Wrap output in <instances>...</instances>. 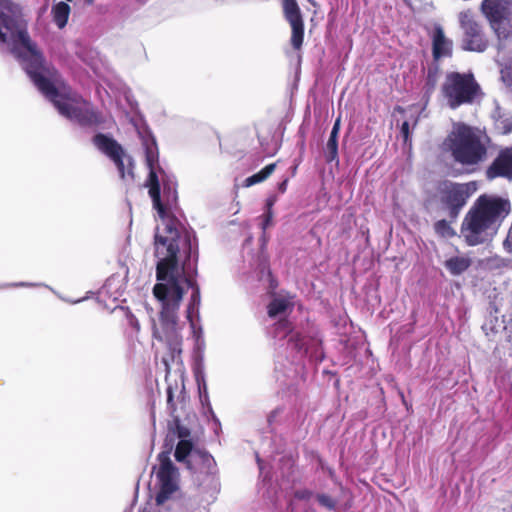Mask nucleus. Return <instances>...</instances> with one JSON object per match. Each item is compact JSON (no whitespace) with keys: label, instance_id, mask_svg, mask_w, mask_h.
Instances as JSON below:
<instances>
[{"label":"nucleus","instance_id":"39448f33","mask_svg":"<svg viewBox=\"0 0 512 512\" xmlns=\"http://www.w3.org/2000/svg\"><path fill=\"white\" fill-rule=\"evenodd\" d=\"M481 92V87L472 73L448 72L441 86V93L451 109L472 104Z\"/></svg>","mask_w":512,"mask_h":512},{"label":"nucleus","instance_id":"c756f323","mask_svg":"<svg viewBox=\"0 0 512 512\" xmlns=\"http://www.w3.org/2000/svg\"><path fill=\"white\" fill-rule=\"evenodd\" d=\"M176 428H177V435L181 439H185L190 435V431L188 428L180 425L179 420H176Z\"/></svg>","mask_w":512,"mask_h":512},{"label":"nucleus","instance_id":"c9c22d12","mask_svg":"<svg viewBox=\"0 0 512 512\" xmlns=\"http://www.w3.org/2000/svg\"><path fill=\"white\" fill-rule=\"evenodd\" d=\"M7 41V35L3 31L0 32V42L5 43Z\"/></svg>","mask_w":512,"mask_h":512},{"label":"nucleus","instance_id":"423d86ee","mask_svg":"<svg viewBox=\"0 0 512 512\" xmlns=\"http://www.w3.org/2000/svg\"><path fill=\"white\" fill-rule=\"evenodd\" d=\"M143 146L145 150V162L149 169L148 177L145 181V187L148 188V194L152 200L153 208L157 211L160 218L166 215L165 205L160 200V182L158 175L159 153L156 140L154 138H144Z\"/></svg>","mask_w":512,"mask_h":512},{"label":"nucleus","instance_id":"a878e982","mask_svg":"<svg viewBox=\"0 0 512 512\" xmlns=\"http://www.w3.org/2000/svg\"><path fill=\"white\" fill-rule=\"evenodd\" d=\"M318 503L327 508L328 510H334L337 501L327 494H317L316 496Z\"/></svg>","mask_w":512,"mask_h":512},{"label":"nucleus","instance_id":"c85d7f7f","mask_svg":"<svg viewBox=\"0 0 512 512\" xmlns=\"http://www.w3.org/2000/svg\"><path fill=\"white\" fill-rule=\"evenodd\" d=\"M312 491L308 489H300L295 491L294 497L298 500H309L312 497Z\"/></svg>","mask_w":512,"mask_h":512},{"label":"nucleus","instance_id":"6e6552de","mask_svg":"<svg viewBox=\"0 0 512 512\" xmlns=\"http://www.w3.org/2000/svg\"><path fill=\"white\" fill-rule=\"evenodd\" d=\"M437 192L442 209L451 221H455L470 197L468 184L444 181Z\"/></svg>","mask_w":512,"mask_h":512},{"label":"nucleus","instance_id":"4468645a","mask_svg":"<svg viewBox=\"0 0 512 512\" xmlns=\"http://www.w3.org/2000/svg\"><path fill=\"white\" fill-rule=\"evenodd\" d=\"M485 176L488 180L499 177L512 180V148H506L499 152L491 165L486 169Z\"/></svg>","mask_w":512,"mask_h":512},{"label":"nucleus","instance_id":"f257e3e1","mask_svg":"<svg viewBox=\"0 0 512 512\" xmlns=\"http://www.w3.org/2000/svg\"><path fill=\"white\" fill-rule=\"evenodd\" d=\"M168 236H154V256L158 259L156 263V283L153 287L154 297L161 303L159 321L162 331L157 328L153 330V337L158 341H165L170 349L171 356L181 354V337L177 332V312L184 298L185 290L181 285L183 280L192 289L188 310L199 306L201 301L200 288L193 275H185L184 266H179V238L180 233L172 224L166 226Z\"/></svg>","mask_w":512,"mask_h":512},{"label":"nucleus","instance_id":"412c9836","mask_svg":"<svg viewBox=\"0 0 512 512\" xmlns=\"http://www.w3.org/2000/svg\"><path fill=\"white\" fill-rule=\"evenodd\" d=\"M195 449L196 448L193 447V444L190 440L181 439L176 445L174 453L175 459L178 462L187 465V461L191 459Z\"/></svg>","mask_w":512,"mask_h":512},{"label":"nucleus","instance_id":"473e14b6","mask_svg":"<svg viewBox=\"0 0 512 512\" xmlns=\"http://www.w3.org/2000/svg\"><path fill=\"white\" fill-rule=\"evenodd\" d=\"M287 184H288V179H285L283 180L279 185H278V190L281 192V193H284L287 189Z\"/></svg>","mask_w":512,"mask_h":512},{"label":"nucleus","instance_id":"9d476101","mask_svg":"<svg viewBox=\"0 0 512 512\" xmlns=\"http://www.w3.org/2000/svg\"><path fill=\"white\" fill-rule=\"evenodd\" d=\"M159 468L156 476L159 481V491L156 494V503L164 504L179 489L178 469L170 459L169 452H161L158 455Z\"/></svg>","mask_w":512,"mask_h":512},{"label":"nucleus","instance_id":"4be33fe9","mask_svg":"<svg viewBox=\"0 0 512 512\" xmlns=\"http://www.w3.org/2000/svg\"><path fill=\"white\" fill-rule=\"evenodd\" d=\"M293 304L284 297H275L267 306V314L270 318H275L279 314L285 313Z\"/></svg>","mask_w":512,"mask_h":512},{"label":"nucleus","instance_id":"a211bd4d","mask_svg":"<svg viewBox=\"0 0 512 512\" xmlns=\"http://www.w3.org/2000/svg\"><path fill=\"white\" fill-rule=\"evenodd\" d=\"M340 117L336 119L329 139L326 144L325 157L327 162H333L338 159V135L340 131Z\"/></svg>","mask_w":512,"mask_h":512},{"label":"nucleus","instance_id":"b1692460","mask_svg":"<svg viewBox=\"0 0 512 512\" xmlns=\"http://www.w3.org/2000/svg\"><path fill=\"white\" fill-rule=\"evenodd\" d=\"M450 221H447L445 219L438 220L434 223V230L435 232L443 238H451L455 236V231L450 225Z\"/></svg>","mask_w":512,"mask_h":512},{"label":"nucleus","instance_id":"20e7f679","mask_svg":"<svg viewBox=\"0 0 512 512\" xmlns=\"http://www.w3.org/2000/svg\"><path fill=\"white\" fill-rule=\"evenodd\" d=\"M445 145L454 161L463 166H476L487 158L488 149L480 132L464 123L453 128Z\"/></svg>","mask_w":512,"mask_h":512},{"label":"nucleus","instance_id":"7c9ffc66","mask_svg":"<svg viewBox=\"0 0 512 512\" xmlns=\"http://www.w3.org/2000/svg\"><path fill=\"white\" fill-rule=\"evenodd\" d=\"M401 135L404 139V142H407L410 135L409 123L407 121H404L401 125Z\"/></svg>","mask_w":512,"mask_h":512},{"label":"nucleus","instance_id":"f8f14e48","mask_svg":"<svg viewBox=\"0 0 512 512\" xmlns=\"http://www.w3.org/2000/svg\"><path fill=\"white\" fill-rule=\"evenodd\" d=\"M282 10L291 26L290 42L294 50L300 51L304 42V20L296 0H282Z\"/></svg>","mask_w":512,"mask_h":512},{"label":"nucleus","instance_id":"dca6fc26","mask_svg":"<svg viewBox=\"0 0 512 512\" xmlns=\"http://www.w3.org/2000/svg\"><path fill=\"white\" fill-rule=\"evenodd\" d=\"M453 53V43L446 38L443 29L440 26L435 27L432 35V56L434 62H439L443 57H451Z\"/></svg>","mask_w":512,"mask_h":512},{"label":"nucleus","instance_id":"f03ea898","mask_svg":"<svg viewBox=\"0 0 512 512\" xmlns=\"http://www.w3.org/2000/svg\"><path fill=\"white\" fill-rule=\"evenodd\" d=\"M11 41L13 54L21 61L34 85L54 104L62 116L86 127L100 126L105 122L102 113L82 96L70 88L63 87L60 91L56 87L60 84V74L52 64L46 61L26 27L11 30Z\"/></svg>","mask_w":512,"mask_h":512},{"label":"nucleus","instance_id":"cd10ccee","mask_svg":"<svg viewBox=\"0 0 512 512\" xmlns=\"http://www.w3.org/2000/svg\"><path fill=\"white\" fill-rule=\"evenodd\" d=\"M266 205H267V211L264 214V222H263V226H262V228L264 230L266 229V227L270 224V222L272 220V216H273V213H272L273 201L272 200H268Z\"/></svg>","mask_w":512,"mask_h":512},{"label":"nucleus","instance_id":"bb28decb","mask_svg":"<svg viewBox=\"0 0 512 512\" xmlns=\"http://www.w3.org/2000/svg\"><path fill=\"white\" fill-rule=\"evenodd\" d=\"M289 342L294 344L297 350H301L304 346V336L300 332L290 333Z\"/></svg>","mask_w":512,"mask_h":512},{"label":"nucleus","instance_id":"2f4dec72","mask_svg":"<svg viewBox=\"0 0 512 512\" xmlns=\"http://www.w3.org/2000/svg\"><path fill=\"white\" fill-rule=\"evenodd\" d=\"M167 403L173 405V391L171 387L167 388Z\"/></svg>","mask_w":512,"mask_h":512},{"label":"nucleus","instance_id":"ddd939ff","mask_svg":"<svg viewBox=\"0 0 512 512\" xmlns=\"http://www.w3.org/2000/svg\"><path fill=\"white\" fill-rule=\"evenodd\" d=\"M186 467L194 475H204L210 478L211 481L215 480L218 473L214 457L207 450L200 448L195 449L191 459L187 461Z\"/></svg>","mask_w":512,"mask_h":512},{"label":"nucleus","instance_id":"1a4fd4ad","mask_svg":"<svg viewBox=\"0 0 512 512\" xmlns=\"http://www.w3.org/2000/svg\"><path fill=\"white\" fill-rule=\"evenodd\" d=\"M92 141L99 151L113 161L122 179L125 178L126 173L134 177L133 159L115 139L106 134L97 133Z\"/></svg>","mask_w":512,"mask_h":512},{"label":"nucleus","instance_id":"72a5a7b5","mask_svg":"<svg viewBox=\"0 0 512 512\" xmlns=\"http://www.w3.org/2000/svg\"><path fill=\"white\" fill-rule=\"evenodd\" d=\"M32 285L33 284L26 283V282H20V283L12 284V286H14V287H26V286H32Z\"/></svg>","mask_w":512,"mask_h":512},{"label":"nucleus","instance_id":"0eeeda50","mask_svg":"<svg viewBox=\"0 0 512 512\" xmlns=\"http://www.w3.org/2000/svg\"><path fill=\"white\" fill-rule=\"evenodd\" d=\"M482 11L499 38L512 35V0H484Z\"/></svg>","mask_w":512,"mask_h":512},{"label":"nucleus","instance_id":"7ed1b4c3","mask_svg":"<svg viewBox=\"0 0 512 512\" xmlns=\"http://www.w3.org/2000/svg\"><path fill=\"white\" fill-rule=\"evenodd\" d=\"M510 211V203L500 197L483 194L479 196L465 215L461 234L469 246L487 241L498 221Z\"/></svg>","mask_w":512,"mask_h":512},{"label":"nucleus","instance_id":"f3484780","mask_svg":"<svg viewBox=\"0 0 512 512\" xmlns=\"http://www.w3.org/2000/svg\"><path fill=\"white\" fill-rule=\"evenodd\" d=\"M441 75L439 62H432L428 67L423 85V98L426 103L429 102L431 96L436 90Z\"/></svg>","mask_w":512,"mask_h":512},{"label":"nucleus","instance_id":"aec40b11","mask_svg":"<svg viewBox=\"0 0 512 512\" xmlns=\"http://www.w3.org/2000/svg\"><path fill=\"white\" fill-rule=\"evenodd\" d=\"M472 264L468 257L454 256L447 259L444 263L446 269L454 276L460 275L465 272Z\"/></svg>","mask_w":512,"mask_h":512},{"label":"nucleus","instance_id":"f704fd0d","mask_svg":"<svg viewBox=\"0 0 512 512\" xmlns=\"http://www.w3.org/2000/svg\"><path fill=\"white\" fill-rule=\"evenodd\" d=\"M186 242H187V244H188V253H187V258H190V257H191V253H192V252H191V240H190V238H187V239H186Z\"/></svg>","mask_w":512,"mask_h":512},{"label":"nucleus","instance_id":"2eb2a0df","mask_svg":"<svg viewBox=\"0 0 512 512\" xmlns=\"http://www.w3.org/2000/svg\"><path fill=\"white\" fill-rule=\"evenodd\" d=\"M158 175L160 182V200L165 205L166 211L168 206L176 204L178 199L177 183L171 179L162 167H158ZM167 214L163 217L165 218Z\"/></svg>","mask_w":512,"mask_h":512},{"label":"nucleus","instance_id":"6ab92c4d","mask_svg":"<svg viewBox=\"0 0 512 512\" xmlns=\"http://www.w3.org/2000/svg\"><path fill=\"white\" fill-rule=\"evenodd\" d=\"M70 12L71 8L69 4L64 1H60L52 6L51 14L58 28L62 29L66 26Z\"/></svg>","mask_w":512,"mask_h":512},{"label":"nucleus","instance_id":"e433bc0d","mask_svg":"<svg viewBox=\"0 0 512 512\" xmlns=\"http://www.w3.org/2000/svg\"><path fill=\"white\" fill-rule=\"evenodd\" d=\"M85 3L87 5H92L94 3V0H85Z\"/></svg>","mask_w":512,"mask_h":512},{"label":"nucleus","instance_id":"4c0bfd02","mask_svg":"<svg viewBox=\"0 0 512 512\" xmlns=\"http://www.w3.org/2000/svg\"><path fill=\"white\" fill-rule=\"evenodd\" d=\"M396 110H397V111H400V112H403V111H404V110H403V108H401L400 106H398V107L396 108Z\"/></svg>","mask_w":512,"mask_h":512},{"label":"nucleus","instance_id":"393cba45","mask_svg":"<svg viewBox=\"0 0 512 512\" xmlns=\"http://www.w3.org/2000/svg\"><path fill=\"white\" fill-rule=\"evenodd\" d=\"M274 327H275V331L277 333L283 331L284 336H287L288 334L292 333V331H293L292 323L286 318H283V319H280L279 321H277L274 324Z\"/></svg>","mask_w":512,"mask_h":512},{"label":"nucleus","instance_id":"9b49d317","mask_svg":"<svg viewBox=\"0 0 512 512\" xmlns=\"http://www.w3.org/2000/svg\"><path fill=\"white\" fill-rule=\"evenodd\" d=\"M459 21L464 31V49L483 52L487 48V40L484 38L481 26L474 20L470 11L460 13Z\"/></svg>","mask_w":512,"mask_h":512},{"label":"nucleus","instance_id":"5701e85b","mask_svg":"<svg viewBox=\"0 0 512 512\" xmlns=\"http://www.w3.org/2000/svg\"><path fill=\"white\" fill-rule=\"evenodd\" d=\"M276 169V163H271L262 168L259 172L247 177L245 179V186L250 187L252 185L265 181Z\"/></svg>","mask_w":512,"mask_h":512}]
</instances>
